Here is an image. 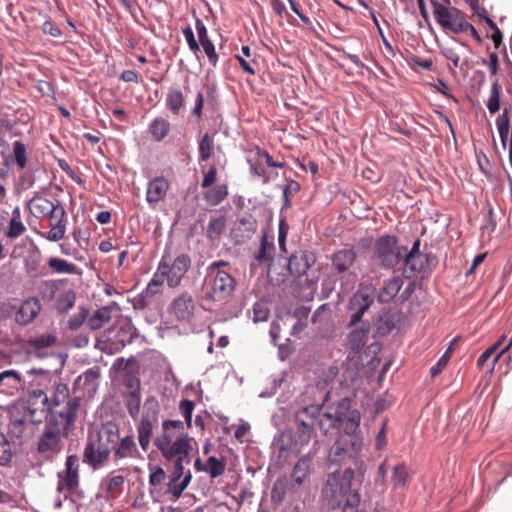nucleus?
Returning <instances> with one entry per match:
<instances>
[{
  "label": "nucleus",
  "mask_w": 512,
  "mask_h": 512,
  "mask_svg": "<svg viewBox=\"0 0 512 512\" xmlns=\"http://www.w3.org/2000/svg\"><path fill=\"white\" fill-rule=\"evenodd\" d=\"M362 445L359 436H340L331 447L329 459L332 463L353 460V467L346 468L341 476L334 473L327 479L323 495L330 499L332 508L340 507L343 503V512H356L359 506V488L366 473V464L359 458Z\"/></svg>",
  "instance_id": "f257e3e1"
},
{
  "label": "nucleus",
  "mask_w": 512,
  "mask_h": 512,
  "mask_svg": "<svg viewBox=\"0 0 512 512\" xmlns=\"http://www.w3.org/2000/svg\"><path fill=\"white\" fill-rule=\"evenodd\" d=\"M81 406L80 396H72L69 387L60 379L53 382L50 405L43 418L50 424H57L63 430L72 431Z\"/></svg>",
  "instance_id": "f03ea898"
},
{
  "label": "nucleus",
  "mask_w": 512,
  "mask_h": 512,
  "mask_svg": "<svg viewBox=\"0 0 512 512\" xmlns=\"http://www.w3.org/2000/svg\"><path fill=\"white\" fill-rule=\"evenodd\" d=\"M187 430L184 422L180 420L162 422L161 433L155 437L154 445L164 459L191 456L192 438L189 437Z\"/></svg>",
  "instance_id": "7ed1b4c3"
},
{
  "label": "nucleus",
  "mask_w": 512,
  "mask_h": 512,
  "mask_svg": "<svg viewBox=\"0 0 512 512\" xmlns=\"http://www.w3.org/2000/svg\"><path fill=\"white\" fill-rule=\"evenodd\" d=\"M228 263L224 261H216L208 266V274L204 284V302L213 304V306H221L226 303L232 296L236 281L233 276L223 269Z\"/></svg>",
  "instance_id": "20e7f679"
},
{
  "label": "nucleus",
  "mask_w": 512,
  "mask_h": 512,
  "mask_svg": "<svg viewBox=\"0 0 512 512\" xmlns=\"http://www.w3.org/2000/svg\"><path fill=\"white\" fill-rule=\"evenodd\" d=\"M118 440V425L113 422L103 424L95 437H89L84 448V462L95 470L101 468L108 461Z\"/></svg>",
  "instance_id": "39448f33"
},
{
  "label": "nucleus",
  "mask_w": 512,
  "mask_h": 512,
  "mask_svg": "<svg viewBox=\"0 0 512 512\" xmlns=\"http://www.w3.org/2000/svg\"><path fill=\"white\" fill-rule=\"evenodd\" d=\"M319 412L320 405H310L295 413V432L291 444L295 450L300 451L310 443L314 436L316 418Z\"/></svg>",
  "instance_id": "423d86ee"
},
{
  "label": "nucleus",
  "mask_w": 512,
  "mask_h": 512,
  "mask_svg": "<svg viewBox=\"0 0 512 512\" xmlns=\"http://www.w3.org/2000/svg\"><path fill=\"white\" fill-rule=\"evenodd\" d=\"M246 160L251 175L261 179L263 184H268L278 177V172L271 170L272 168L284 167V163L274 161L273 157L259 146L249 150Z\"/></svg>",
  "instance_id": "0eeeda50"
},
{
  "label": "nucleus",
  "mask_w": 512,
  "mask_h": 512,
  "mask_svg": "<svg viewBox=\"0 0 512 512\" xmlns=\"http://www.w3.org/2000/svg\"><path fill=\"white\" fill-rule=\"evenodd\" d=\"M70 432L58 427L57 424L45 421L43 432L37 439V452L44 460L52 462L63 448L62 440L67 438Z\"/></svg>",
  "instance_id": "6e6552de"
},
{
  "label": "nucleus",
  "mask_w": 512,
  "mask_h": 512,
  "mask_svg": "<svg viewBox=\"0 0 512 512\" xmlns=\"http://www.w3.org/2000/svg\"><path fill=\"white\" fill-rule=\"evenodd\" d=\"M406 247L398 246L395 236L384 235L373 245V258L384 268H393L403 259Z\"/></svg>",
  "instance_id": "1a4fd4ad"
},
{
  "label": "nucleus",
  "mask_w": 512,
  "mask_h": 512,
  "mask_svg": "<svg viewBox=\"0 0 512 512\" xmlns=\"http://www.w3.org/2000/svg\"><path fill=\"white\" fill-rule=\"evenodd\" d=\"M191 267V257L186 253L179 254L171 261L168 254H164L158 264L159 275H162L168 287L176 288Z\"/></svg>",
  "instance_id": "9d476101"
},
{
  "label": "nucleus",
  "mask_w": 512,
  "mask_h": 512,
  "mask_svg": "<svg viewBox=\"0 0 512 512\" xmlns=\"http://www.w3.org/2000/svg\"><path fill=\"white\" fill-rule=\"evenodd\" d=\"M433 15L443 29L452 32H477L465 15L456 8H448L437 1H432Z\"/></svg>",
  "instance_id": "9b49d317"
},
{
  "label": "nucleus",
  "mask_w": 512,
  "mask_h": 512,
  "mask_svg": "<svg viewBox=\"0 0 512 512\" xmlns=\"http://www.w3.org/2000/svg\"><path fill=\"white\" fill-rule=\"evenodd\" d=\"M160 405L154 396L148 397L144 402V411L137 424V437L144 452L149 449L155 425L158 423Z\"/></svg>",
  "instance_id": "f8f14e48"
},
{
  "label": "nucleus",
  "mask_w": 512,
  "mask_h": 512,
  "mask_svg": "<svg viewBox=\"0 0 512 512\" xmlns=\"http://www.w3.org/2000/svg\"><path fill=\"white\" fill-rule=\"evenodd\" d=\"M166 460L173 463V471L167 475V493L171 494L176 500L180 498L192 480V474L190 470H185L184 468L185 465L190 464L191 456H181Z\"/></svg>",
  "instance_id": "ddd939ff"
},
{
  "label": "nucleus",
  "mask_w": 512,
  "mask_h": 512,
  "mask_svg": "<svg viewBox=\"0 0 512 512\" xmlns=\"http://www.w3.org/2000/svg\"><path fill=\"white\" fill-rule=\"evenodd\" d=\"M79 458L77 455H69L66 458L65 469L61 472H58V483H57V491L59 493H64L65 497L67 495L74 494L80 483V475H79Z\"/></svg>",
  "instance_id": "4468645a"
},
{
  "label": "nucleus",
  "mask_w": 512,
  "mask_h": 512,
  "mask_svg": "<svg viewBox=\"0 0 512 512\" xmlns=\"http://www.w3.org/2000/svg\"><path fill=\"white\" fill-rule=\"evenodd\" d=\"M29 212L37 219L49 220L65 211L59 202H53L40 193H36L27 204Z\"/></svg>",
  "instance_id": "2eb2a0df"
},
{
  "label": "nucleus",
  "mask_w": 512,
  "mask_h": 512,
  "mask_svg": "<svg viewBox=\"0 0 512 512\" xmlns=\"http://www.w3.org/2000/svg\"><path fill=\"white\" fill-rule=\"evenodd\" d=\"M50 400L51 396H48L42 389H33L29 392L27 411L32 423L42 422L43 414L50 405Z\"/></svg>",
  "instance_id": "dca6fc26"
},
{
  "label": "nucleus",
  "mask_w": 512,
  "mask_h": 512,
  "mask_svg": "<svg viewBox=\"0 0 512 512\" xmlns=\"http://www.w3.org/2000/svg\"><path fill=\"white\" fill-rule=\"evenodd\" d=\"M357 259V252L354 248H344L335 251L331 255V269L333 273L343 279V275L349 273L352 275L351 268Z\"/></svg>",
  "instance_id": "f3484780"
},
{
  "label": "nucleus",
  "mask_w": 512,
  "mask_h": 512,
  "mask_svg": "<svg viewBox=\"0 0 512 512\" xmlns=\"http://www.w3.org/2000/svg\"><path fill=\"white\" fill-rule=\"evenodd\" d=\"M373 297L368 290L361 289L357 291L349 302V309L353 312L349 322V327L355 326L361 322L364 313L373 303Z\"/></svg>",
  "instance_id": "a211bd4d"
},
{
  "label": "nucleus",
  "mask_w": 512,
  "mask_h": 512,
  "mask_svg": "<svg viewBox=\"0 0 512 512\" xmlns=\"http://www.w3.org/2000/svg\"><path fill=\"white\" fill-rule=\"evenodd\" d=\"M25 387V380L19 371L14 369L0 372V394L13 397Z\"/></svg>",
  "instance_id": "6ab92c4d"
},
{
  "label": "nucleus",
  "mask_w": 512,
  "mask_h": 512,
  "mask_svg": "<svg viewBox=\"0 0 512 512\" xmlns=\"http://www.w3.org/2000/svg\"><path fill=\"white\" fill-rule=\"evenodd\" d=\"M316 255L309 250H299L291 254L288 270L293 276L304 275L316 262Z\"/></svg>",
  "instance_id": "aec40b11"
},
{
  "label": "nucleus",
  "mask_w": 512,
  "mask_h": 512,
  "mask_svg": "<svg viewBox=\"0 0 512 512\" xmlns=\"http://www.w3.org/2000/svg\"><path fill=\"white\" fill-rule=\"evenodd\" d=\"M194 300L188 292H183L177 296L170 304V312L178 320H189L194 313Z\"/></svg>",
  "instance_id": "412c9836"
},
{
  "label": "nucleus",
  "mask_w": 512,
  "mask_h": 512,
  "mask_svg": "<svg viewBox=\"0 0 512 512\" xmlns=\"http://www.w3.org/2000/svg\"><path fill=\"white\" fill-rule=\"evenodd\" d=\"M99 377V368H90L77 377L75 387L84 396L93 397L99 386Z\"/></svg>",
  "instance_id": "4be33fe9"
},
{
  "label": "nucleus",
  "mask_w": 512,
  "mask_h": 512,
  "mask_svg": "<svg viewBox=\"0 0 512 512\" xmlns=\"http://www.w3.org/2000/svg\"><path fill=\"white\" fill-rule=\"evenodd\" d=\"M170 188L169 181L163 176H157L149 181L146 191V201L155 205L165 199Z\"/></svg>",
  "instance_id": "5701e85b"
},
{
  "label": "nucleus",
  "mask_w": 512,
  "mask_h": 512,
  "mask_svg": "<svg viewBox=\"0 0 512 512\" xmlns=\"http://www.w3.org/2000/svg\"><path fill=\"white\" fill-rule=\"evenodd\" d=\"M41 308V303L37 298H29L16 311L15 321L20 325H27L39 315Z\"/></svg>",
  "instance_id": "b1692460"
},
{
  "label": "nucleus",
  "mask_w": 512,
  "mask_h": 512,
  "mask_svg": "<svg viewBox=\"0 0 512 512\" xmlns=\"http://www.w3.org/2000/svg\"><path fill=\"white\" fill-rule=\"evenodd\" d=\"M140 456L139 450L137 448L135 439L133 435H127L124 438H119L117 444H115L114 448V457L115 459H125V458H138Z\"/></svg>",
  "instance_id": "393cba45"
},
{
  "label": "nucleus",
  "mask_w": 512,
  "mask_h": 512,
  "mask_svg": "<svg viewBox=\"0 0 512 512\" xmlns=\"http://www.w3.org/2000/svg\"><path fill=\"white\" fill-rule=\"evenodd\" d=\"M128 387L132 390L125 396V405L132 419L136 420L140 413L141 394L138 379L130 381Z\"/></svg>",
  "instance_id": "a878e982"
},
{
  "label": "nucleus",
  "mask_w": 512,
  "mask_h": 512,
  "mask_svg": "<svg viewBox=\"0 0 512 512\" xmlns=\"http://www.w3.org/2000/svg\"><path fill=\"white\" fill-rule=\"evenodd\" d=\"M50 230L42 234V237L51 242H58L65 237L67 217L66 211L50 219Z\"/></svg>",
  "instance_id": "bb28decb"
},
{
  "label": "nucleus",
  "mask_w": 512,
  "mask_h": 512,
  "mask_svg": "<svg viewBox=\"0 0 512 512\" xmlns=\"http://www.w3.org/2000/svg\"><path fill=\"white\" fill-rule=\"evenodd\" d=\"M56 341L57 338L54 334L44 333L30 338L27 342V345L31 353H34L38 358H43L46 356L43 350L52 347Z\"/></svg>",
  "instance_id": "cd10ccee"
},
{
  "label": "nucleus",
  "mask_w": 512,
  "mask_h": 512,
  "mask_svg": "<svg viewBox=\"0 0 512 512\" xmlns=\"http://www.w3.org/2000/svg\"><path fill=\"white\" fill-rule=\"evenodd\" d=\"M274 255L275 245L273 237L269 240L266 231L263 230L260 238V246L254 254V259L260 264H270L274 259Z\"/></svg>",
  "instance_id": "c85d7f7f"
},
{
  "label": "nucleus",
  "mask_w": 512,
  "mask_h": 512,
  "mask_svg": "<svg viewBox=\"0 0 512 512\" xmlns=\"http://www.w3.org/2000/svg\"><path fill=\"white\" fill-rule=\"evenodd\" d=\"M403 283L404 281L399 275L393 276L385 281L378 294V301L381 303L390 302L399 293Z\"/></svg>",
  "instance_id": "c756f323"
},
{
  "label": "nucleus",
  "mask_w": 512,
  "mask_h": 512,
  "mask_svg": "<svg viewBox=\"0 0 512 512\" xmlns=\"http://www.w3.org/2000/svg\"><path fill=\"white\" fill-rule=\"evenodd\" d=\"M369 326L362 323L360 327L353 329L347 338L348 347L354 351L359 352L366 344Z\"/></svg>",
  "instance_id": "7c9ffc66"
},
{
  "label": "nucleus",
  "mask_w": 512,
  "mask_h": 512,
  "mask_svg": "<svg viewBox=\"0 0 512 512\" xmlns=\"http://www.w3.org/2000/svg\"><path fill=\"white\" fill-rule=\"evenodd\" d=\"M256 229L257 221L249 216L241 218L236 222L233 233L235 237H241V241H244L245 239H250L256 232Z\"/></svg>",
  "instance_id": "2f4dec72"
},
{
  "label": "nucleus",
  "mask_w": 512,
  "mask_h": 512,
  "mask_svg": "<svg viewBox=\"0 0 512 512\" xmlns=\"http://www.w3.org/2000/svg\"><path fill=\"white\" fill-rule=\"evenodd\" d=\"M228 194L227 184H220L207 188V190L203 192V199L208 205L217 206L227 198Z\"/></svg>",
  "instance_id": "473e14b6"
},
{
  "label": "nucleus",
  "mask_w": 512,
  "mask_h": 512,
  "mask_svg": "<svg viewBox=\"0 0 512 512\" xmlns=\"http://www.w3.org/2000/svg\"><path fill=\"white\" fill-rule=\"evenodd\" d=\"M402 260H404L406 272L410 271L409 276L422 272L428 264V256L426 254H407V251Z\"/></svg>",
  "instance_id": "72a5a7b5"
},
{
  "label": "nucleus",
  "mask_w": 512,
  "mask_h": 512,
  "mask_svg": "<svg viewBox=\"0 0 512 512\" xmlns=\"http://www.w3.org/2000/svg\"><path fill=\"white\" fill-rule=\"evenodd\" d=\"M216 135V132L213 134L206 132L198 143V151H199V163L207 162L213 155L215 142H214V136Z\"/></svg>",
  "instance_id": "f704fd0d"
},
{
  "label": "nucleus",
  "mask_w": 512,
  "mask_h": 512,
  "mask_svg": "<svg viewBox=\"0 0 512 512\" xmlns=\"http://www.w3.org/2000/svg\"><path fill=\"white\" fill-rule=\"evenodd\" d=\"M170 127V122L167 119L157 117L150 123L148 131L153 140L160 142L169 134Z\"/></svg>",
  "instance_id": "c9c22d12"
},
{
  "label": "nucleus",
  "mask_w": 512,
  "mask_h": 512,
  "mask_svg": "<svg viewBox=\"0 0 512 512\" xmlns=\"http://www.w3.org/2000/svg\"><path fill=\"white\" fill-rule=\"evenodd\" d=\"M496 127L501 139L502 146L506 148L510 133L509 109L505 107L503 112L496 118Z\"/></svg>",
  "instance_id": "e433bc0d"
},
{
  "label": "nucleus",
  "mask_w": 512,
  "mask_h": 512,
  "mask_svg": "<svg viewBox=\"0 0 512 512\" xmlns=\"http://www.w3.org/2000/svg\"><path fill=\"white\" fill-rule=\"evenodd\" d=\"M309 469V461L305 458L300 459L294 466L289 482L291 488L300 486L307 476Z\"/></svg>",
  "instance_id": "4c0bfd02"
},
{
  "label": "nucleus",
  "mask_w": 512,
  "mask_h": 512,
  "mask_svg": "<svg viewBox=\"0 0 512 512\" xmlns=\"http://www.w3.org/2000/svg\"><path fill=\"white\" fill-rule=\"evenodd\" d=\"M392 482L394 489L405 487L411 479L409 468L406 464L396 465L392 470Z\"/></svg>",
  "instance_id": "58836bf2"
},
{
  "label": "nucleus",
  "mask_w": 512,
  "mask_h": 512,
  "mask_svg": "<svg viewBox=\"0 0 512 512\" xmlns=\"http://www.w3.org/2000/svg\"><path fill=\"white\" fill-rule=\"evenodd\" d=\"M48 266L56 274H76L77 266L65 259L52 257L48 260Z\"/></svg>",
  "instance_id": "ea45409f"
},
{
  "label": "nucleus",
  "mask_w": 512,
  "mask_h": 512,
  "mask_svg": "<svg viewBox=\"0 0 512 512\" xmlns=\"http://www.w3.org/2000/svg\"><path fill=\"white\" fill-rule=\"evenodd\" d=\"M340 421L341 419L339 417H336L331 413L322 412V407L320 406V412L319 415H317L316 424L323 434H327L331 429L336 428L340 424Z\"/></svg>",
  "instance_id": "a19ab883"
},
{
  "label": "nucleus",
  "mask_w": 512,
  "mask_h": 512,
  "mask_svg": "<svg viewBox=\"0 0 512 512\" xmlns=\"http://www.w3.org/2000/svg\"><path fill=\"white\" fill-rule=\"evenodd\" d=\"M111 320V310L108 307H103L94 312V314L87 320V326L91 330L100 329L105 323Z\"/></svg>",
  "instance_id": "79ce46f5"
},
{
  "label": "nucleus",
  "mask_w": 512,
  "mask_h": 512,
  "mask_svg": "<svg viewBox=\"0 0 512 512\" xmlns=\"http://www.w3.org/2000/svg\"><path fill=\"white\" fill-rule=\"evenodd\" d=\"M166 107L174 114L179 115L184 106L183 93L178 89L169 90L166 96Z\"/></svg>",
  "instance_id": "37998d69"
},
{
  "label": "nucleus",
  "mask_w": 512,
  "mask_h": 512,
  "mask_svg": "<svg viewBox=\"0 0 512 512\" xmlns=\"http://www.w3.org/2000/svg\"><path fill=\"white\" fill-rule=\"evenodd\" d=\"M226 469V460L225 458H217L215 456H210L206 461V473L212 478H218L222 476Z\"/></svg>",
  "instance_id": "c03bdc74"
},
{
  "label": "nucleus",
  "mask_w": 512,
  "mask_h": 512,
  "mask_svg": "<svg viewBox=\"0 0 512 512\" xmlns=\"http://www.w3.org/2000/svg\"><path fill=\"white\" fill-rule=\"evenodd\" d=\"M76 294L73 290L62 292L56 300V308L60 313H67L75 304Z\"/></svg>",
  "instance_id": "a18cd8bd"
},
{
  "label": "nucleus",
  "mask_w": 512,
  "mask_h": 512,
  "mask_svg": "<svg viewBox=\"0 0 512 512\" xmlns=\"http://www.w3.org/2000/svg\"><path fill=\"white\" fill-rule=\"evenodd\" d=\"M13 457L12 443L7 436L0 432V465L7 466Z\"/></svg>",
  "instance_id": "49530a36"
},
{
  "label": "nucleus",
  "mask_w": 512,
  "mask_h": 512,
  "mask_svg": "<svg viewBox=\"0 0 512 512\" xmlns=\"http://www.w3.org/2000/svg\"><path fill=\"white\" fill-rule=\"evenodd\" d=\"M292 489L291 484L289 482V479L284 478H278L271 490V498L275 502H281L284 499V496L287 492V490Z\"/></svg>",
  "instance_id": "de8ad7c7"
},
{
  "label": "nucleus",
  "mask_w": 512,
  "mask_h": 512,
  "mask_svg": "<svg viewBox=\"0 0 512 512\" xmlns=\"http://www.w3.org/2000/svg\"><path fill=\"white\" fill-rule=\"evenodd\" d=\"M361 421L360 413L357 410H353L345 419H341L340 422L344 424V436H356L355 432L358 429Z\"/></svg>",
  "instance_id": "09e8293b"
},
{
  "label": "nucleus",
  "mask_w": 512,
  "mask_h": 512,
  "mask_svg": "<svg viewBox=\"0 0 512 512\" xmlns=\"http://www.w3.org/2000/svg\"><path fill=\"white\" fill-rule=\"evenodd\" d=\"M226 219L224 216L212 217L207 226V236L210 239L218 238L225 230Z\"/></svg>",
  "instance_id": "8fccbe9b"
},
{
  "label": "nucleus",
  "mask_w": 512,
  "mask_h": 512,
  "mask_svg": "<svg viewBox=\"0 0 512 512\" xmlns=\"http://www.w3.org/2000/svg\"><path fill=\"white\" fill-rule=\"evenodd\" d=\"M199 42L207 55L211 65L216 66L218 61V55L215 51L213 42L208 38V34H198Z\"/></svg>",
  "instance_id": "3c124183"
},
{
  "label": "nucleus",
  "mask_w": 512,
  "mask_h": 512,
  "mask_svg": "<svg viewBox=\"0 0 512 512\" xmlns=\"http://www.w3.org/2000/svg\"><path fill=\"white\" fill-rule=\"evenodd\" d=\"M500 93L501 86L496 80L491 86V93L486 103L489 112L492 114L496 113L500 108Z\"/></svg>",
  "instance_id": "603ef678"
},
{
  "label": "nucleus",
  "mask_w": 512,
  "mask_h": 512,
  "mask_svg": "<svg viewBox=\"0 0 512 512\" xmlns=\"http://www.w3.org/2000/svg\"><path fill=\"white\" fill-rule=\"evenodd\" d=\"M195 408V403L189 399H182L179 403V410L183 415L185 427L190 429L192 427V415Z\"/></svg>",
  "instance_id": "864d4df0"
},
{
  "label": "nucleus",
  "mask_w": 512,
  "mask_h": 512,
  "mask_svg": "<svg viewBox=\"0 0 512 512\" xmlns=\"http://www.w3.org/2000/svg\"><path fill=\"white\" fill-rule=\"evenodd\" d=\"M59 290V281L46 280L41 284V295L45 300H53Z\"/></svg>",
  "instance_id": "5fc2aeb1"
},
{
  "label": "nucleus",
  "mask_w": 512,
  "mask_h": 512,
  "mask_svg": "<svg viewBox=\"0 0 512 512\" xmlns=\"http://www.w3.org/2000/svg\"><path fill=\"white\" fill-rule=\"evenodd\" d=\"M13 154L15 162L19 169H24L27 165L26 147L20 141L13 143Z\"/></svg>",
  "instance_id": "6e6d98bb"
},
{
  "label": "nucleus",
  "mask_w": 512,
  "mask_h": 512,
  "mask_svg": "<svg viewBox=\"0 0 512 512\" xmlns=\"http://www.w3.org/2000/svg\"><path fill=\"white\" fill-rule=\"evenodd\" d=\"M26 272L32 277L44 276L47 271L41 266L38 258H29L25 263Z\"/></svg>",
  "instance_id": "4d7b16f0"
},
{
  "label": "nucleus",
  "mask_w": 512,
  "mask_h": 512,
  "mask_svg": "<svg viewBox=\"0 0 512 512\" xmlns=\"http://www.w3.org/2000/svg\"><path fill=\"white\" fill-rule=\"evenodd\" d=\"M149 484L153 487H160L167 480V474L162 467L150 468Z\"/></svg>",
  "instance_id": "13d9d810"
},
{
  "label": "nucleus",
  "mask_w": 512,
  "mask_h": 512,
  "mask_svg": "<svg viewBox=\"0 0 512 512\" xmlns=\"http://www.w3.org/2000/svg\"><path fill=\"white\" fill-rule=\"evenodd\" d=\"M453 353V347L450 345L442 357L437 361V363L431 367L430 373L432 377H436L439 375L443 369L447 366L449 359Z\"/></svg>",
  "instance_id": "bf43d9fd"
},
{
  "label": "nucleus",
  "mask_w": 512,
  "mask_h": 512,
  "mask_svg": "<svg viewBox=\"0 0 512 512\" xmlns=\"http://www.w3.org/2000/svg\"><path fill=\"white\" fill-rule=\"evenodd\" d=\"M164 282V278L162 275H159V271L157 269L146 287L147 296H154L159 293L160 287L164 284Z\"/></svg>",
  "instance_id": "052dcab7"
},
{
  "label": "nucleus",
  "mask_w": 512,
  "mask_h": 512,
  "mask_svg": "<svg viewBox=\"0 0 512 512\" xmlns=\"http://www.w3.org/2000/svg\"><path fill=\"white\" fill-rule=\"evenodd\" d=\"M300 191V184L295 180H288L283 189L284 205L290 206V198Z\"/></svg>",
  "instance_id": "680f3d73"
},
{
  "label": "nucleus",
  "mask_w": 512,
  "mask_h": 512,
  "mask_svg": "<svg viewBox=\"0 0 512 512\" xmlns=\"http://www.w3.org/2000/svg\"><path fill=\"white\" fill-rule=\"evenodd\" d=\"M88 310L85 308H80L79 312L75 315H73L69 321H68V327L72 331L78 330L84 322L87 320L88 317Z\"/></svg>",
  "instance_id": "e2e57ef3"
},
{
  "label": "nucleus",
  "mask_w": 512,
  "mask_h": 512,
  "mask_svg": "<svg viewBox=\"0 0 512 512\" xmlns=\"http://www.w3.org/2000/svg\"><path fill=\"white\" fill-rule=\"evenodd\" d=\"M203 179L201 182V188H210L217 180V168L215 165H210L208 169L202 170Z\"/></svg>",
  "instance_id": "0e129e2a"
},
{
  "label": "nucleus",
  "mask_w": 512,
  "mask_h": 512,
  "mask_svg": "<svg viewBox=\"0 0 512 512\" xmlns=\"http://www.w3.org/2000/svg\"><path fill=\"white\" fill-rule=\"evenodd\" d=\"M289 231V224L284 218L279 220L278 225V244L281 251L286 252V238Z\"/></svg>",
  "instance_id": "69168bd1"
},
{
  "label": "nucleus",
  "mask_w": 512,
  "mask_h": 512,
  "mask_svg": "<svg viewBox=\"0 0 512 512\" xmlns=\"http://www.w3.org/2000/svg\"><path fill=\"white\" fill-rule=\"evenodd\" d=\"M124 477L122 475L112 476L107 484V493L112 496H115L121 489L124 484Z\"/></svg>",
  "instance_id": "338daca9"
},
{
  "label": "nucleus",
  "mask_w": 512,
  "mask_h": 512,
  "mask_svg": "<svg viewBox=\"0 0 512 512\" xmlns=\"http://www.w3.org/2000/svg\"><path fill=\"white\" fill-rule=\"evenodd\" d=\"M24 231H25V226L21 222V220L11 219L9 222V227H8V231H7L6 235L9 238H17L20 235H22L24 233Z\"/></svg>",
  "instance_id": "774afa93"
}]
</instances>
